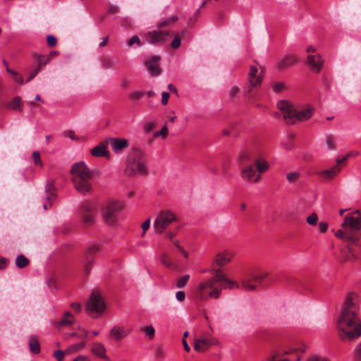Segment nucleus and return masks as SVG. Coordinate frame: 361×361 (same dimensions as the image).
<instances>
[{"instance_id":"38","label":"nucleus","mask_w":361,"mask_h":361,"mask_svg":"<svg viewBox=\"0 0 361 361\" xmlns=\"http://www.w3.org/2000/svg\"><path fill=\"white\" fill-rule=\"evenodd\" d=\"M318 216L316 213H312L307 217V222L308 224L314 226L317 224Z\"/></svg>"},{"instance_id":"36","label":"nucleus","mask_w":361,"mask_h":361,"mask_svg":"<svg viewBox=\"0 0 361 361\" xmlns=\"http://www.w3.org/2000/svg\"><path fill=\"white\" fill-rule=\"evenodd\" d=\"M79 329H80L82 331V334H78V333H75V332H73L71 334H69V336L70 337H78V338H86L88 336V331L83 329V328H81V327H79Z\"/></svg>"},{"instance_id":"2","label":"nucleus","mask_w":361,"mask_h":361,"mask_svg":"<svg viewBox=\"0 0 361 361\" xmlns=\"http://www.w3.org/2000/svg\"><path fill=\"white\" fill-rule=\"evenodd\" d=\"M359 311L358 295L354 292L348 293L337 320L338 335L342 341H353L361 336Z\"/></svg>"},{"instance_id":"46","label":"nucleus","mask_w":361,"mask_h":361,"mask_svg":"<svg viewBox=\"0 0 361 361\" xmlns=\"http://www.w3.org/2000/svg\"><path fill=\"white\" fill-rule=\"evenodd\" d=\"M354 355L357 361H361V342L355 348Z\"/></svg>"},{"instance_id":"55","label":"nucleus","mask_w":361,"mask_h":361,"mask_svg":"<svg viewBox=\"0 0 361 361\" xmlns=\"http://www.w3.org/2000/svg\"><path fill=\"white\" fill-rule=\"evenodd\" d=\"M144 92L142 91H135L130 94V97L133 99H138L144 95Z\"/></svg>"},{"instance_id":"62","label":"nucleus","mask_w":361,"mask_h":361,"mask_svg":"<svg viewBox=\"0 0 361 361\" xmlns=\"http://www.w3.org/2000/svg\"><path fill=\"white\" fill-rule=\"evenodd\" d=\"M73 361H90L86 355H80L73 359Z\"/></svg>"},{"instance_id":"43","label":"nucleus","mask_w":361,"mask_h":361,"mask_svg":"<svg viewBox=\"0 0 361 361\" xmlns=\"http://www.w3.org/2000/svg\"><path fill=\"white\" fill-rule=\"evenodd\" d=\"M355 233H348L347 234L346 238L345 241H349L352 243H356L359 240V238L355 236L354 234Z\"/></svg>"},{"instance_id":"37","label":"nucleus","mask_w":361,"mask_h":361,"mask_svg":"<svg viewBox=\"0 0 361 361\" xmlns=\"http://www.w3.org/2000/svg\"><path fill=\"white\" fill-rule=\"evenodd\" d=\"M300 177V173L299 172H292L287 174L286 178L289 183H295L298 180V179Z\"/></svg>"},{"instance_id":"53","label":"nucleus","mask_w":361,"mask_h":361,"mask_svg":"<svg viewBox=\"0 0 361 361\" xmlns=\"http://www.w3.org/2000/svg\"><path fill=\"white\" fill-rule=\"evenodd\" d=\"M155 127V123L152 121L147 122L144 126L145 130L148 133Z\"/></svg>"},{"instance_id":"45","label":"nucleus","mask_w":361,"mask_h":361,"mask_svg":"<svg viewBox=\"0 0 361 361\" xmlns=\"http://www.w3.org/2000/svg\"><path fill=\"white\" fill-rule=\"evenodd\" d=\"M51 187V184L50 183H47L46 185V192L47 193V199L49 202H50L52 199L54 198V195L50 192Z\"/></svg>"},{"instance_id":"41","label":"nucleus","mask_w":361,"mask_h":361,"mask_svg":"<svg viewBox=\"0 0 361 361\" xmlns=\"http://www.w3.org/2000/svg\"><path fill=\"white\" fill-rule=\"evenodd\" d=\"M128 46L132 47L134 44H136L137 47L141 46L140 39L137 35H133L128 42Z\"/></svg>"},{"instance_id":"51","label":"nucleus","mask_w":361,"mask_h":361,"mask_svg":"<svg viewBox=\"0 0 361 361\" xmlns=\"http://www.w3.org/2000/svg\"><path fill=\"white\" fill-rule=\"evenodd\" d=\"M170 94L168 92H164L161 94V103L164 105H166L169 102Z\"/></svg>"},{"instance_id":"56","label":"nucleus","mask_w":361,"mask_h":361,"mask_svg":"<svg viewBox=\"0 0 361 361\" xmlns=\"http://www.w3.org/2000/svg\"><path fill=\"white\" fill-rule=\"evenodd\" d=\"M172 48L178 49L180 46V39L179 37H175L171 44Z\"/></svg>"},{"instance_id":"13","label":"nucleus","mask_w":361,"mask_h":361,"mask_svg":"<svg viewBox=\"0 0 361 361\" xmlns=\"http://www.w3.org/2000/svg\"><path fill=\"white\" fill-rule=\"evenodd\" d=\"M307 349V345L304 343H300L297 346H290L275 353L270 357L269 361H274L275 358L280 357L281 355L297 354L298 352L305 353Z\"/></svg>"},{"instance_id":"52","label":"nucleus","mask_w":361,"mask_h":361,"mask_svg":"<svg viewBox=\"0 0 361 361\" xmlns=\"http://www.w3.org/2000/svg\"><path fill=\"white\" fill-rule=\"evenodd\" d=\"M307 361H329L327 358L319 356V355H313L310 357Z\"/></svg>"},{"instance_id":"40","label":"nucleus","mask_w":361,"mask_h":361,"mask_svg":"<svg viewBox=\"0 0 361 361\" xmlns=\"http://www.w3.org/2000/svg\"><path fill=\"white\" fill-rule=\"evenodd\" d=\"M349 232H348L345 229H343V228H341V229H339L338 230L336 233H335V235L340 238V239H342L343 240H345V238H346V236H347V234Z\"/></svg>"},{"instance_id":"32","label":"nucleus","mask_w":361,"mask_h":361,"mask_svg":"<svg viewBox=\"0 0 361 361\" xmlns=\"http://www.w3.org/2000/svg\"><path fill=\"white\" fill-rule=\"evenodd\" d=\"M190 279L189 274H185L176 280V287L183 288L185 286Z\"/></svg>"},{"instance_id":"54","label":"nucleus","mask_w":361,"mask_h":361,"mask_svg":"<svg viewBox=\"0 0 361 361\" xmlns=\"http://www.w3.org/2000/svg\"><path fill=\"white\" fill-rule=\"evenodd\" d=\"M57 40L56 38L53 35H49L47 37V44L50 47H54L56 44Z\"/></svg>"},{"instance_id":"31","label":"nucleus","mask_w":361,"mask_h":361,"mask_svg":"<svg viewBox=\"0 0 361 361\" xmlns=\"http://www.w3.org/2000/svg\"><path fill=\"white\" fill-rule=\"evenodd\" d=\"M168 128H167V122L165 121L164 126L161 130L154 132L153 136L154 137H161L162 140H165L168 135Z\"/></svg>"},{"instance_id":"12","label":"nucleus","mask_w":361,"mask_h":361,"mask_svg":"<svg viewBox=\"0 0 361 361\" xmlns=\"http://www.w3.org/2000/svg\"><path fill=\"white\" fill-rule=\"evenodd\" d=\"M169 37V33L166 31L153 30L145 34V38L148 43L152 44H161Z\"/></svg>"},{"instance_id":"35","label":"nucleus","mask_w":361,"mask_h":361,"mask_svg":"<svg viewBox=\"0 0 361 361\" xmlns=\"http://www.w3.org/2000/svg\"><path fill=\"white\" fill-rule=\"evenodd\" d=\"M324 142L328 150L332 151L336 147L335 140L333 137L327 136L324 139Z\"/></svg>"},{"instance_id":"59","label":"nucleus","mask_w":361,"mask_h":361,"mask_svg":"<svg viewBox=\"0 0 361 361\" xmlns=\"http://www.w3.org/2000/svg\"><path fill=\"white\" fill-rule=\"evenodd\" d=\"M176 298L178 301L183 302L185 298V293L183 291H180V290L178 291L176 294Z\"/></svg>"},{"instance_id":"28","label":"nucleus","mask_w":361,"mask_h":361,"mask_svg":"<svg viewBox=\"0 0 361 361\" xmlns=\"http://www.w3.org/2000/svg\"><path fill=\"white\" fill-rule=\"evenodd\" d=\"M29 346L32 353L37 354L40 352V345L37 339L31 336L29 339Z\"/></svg>"},{"instance_id":"3","label":"nucleus","mask_w":361,"mask_h":361,"mask_svg":"<svg viewBox=\"0 0 361 361\" xmlns=\"http://www.w3.org/2000/svg\"><path fill=\"white\" fill-rule=\"evenodd\" d=\"M72 181L77 191L85 195L92 190V171L84 161L73 165L71 169Z\"/></svg>"},{"instance_id":"49","label":"nucleus","mask_w":361,"mask_h":361,"mask_svg":"<svg viewBox=\"0 0 361 361\" xmlns=\"http://www.w3.org/2000/svg\"><path fill=\"white\" fill-rule=\"evenodd\" d=\"M63 135L66 137H69L73 140H78V137L75 135L72 130H66L63 132Z\"/></svg>"},{"instance_id":"21","label":"nucleus","mask_w":361,"mask_h":361,"mask_svg":"<svg viewBox=\"0 0 361 361\" xmlns=\"http://www.w3.org/2000/svg\"><path fill=\"white\" fill-rule=\"evenodd\" d=\"M298 61V57L295 55H287L277 62V66L280 69H286L294 65Z\"/></svg>"},{"instance_id":"5","label":"nucleus","mask_w":361,"mask_h":361,"mask_svg":"<svg viewBox=\"0 0 361 361\" xmlns=\"http://www.w3.org/2000/svg\"><path fill=\"white\" fill-rule=\"evenodd\" d=\"M125 173L127 176H145L148 173L147 160L145 152L133 149L128 154Z\"/></svg>"},{"instance_id":"9","label":"nucleus","mask_w":361,"mask_h":361,"mask_svg":"<svg viewBox=\"0 0 361 361\" xmlns=\"http://www.w3.org/2000/svg\"><path fill=\"white\" fill-rule=\"evenodd\" d=\"M341 228L345 229L349 233H356L360 231L361 228V215L359 210L347 214L344 217Z\"/></svg>"},{"instance_id":"25","label":"nucleus","mask_w":361,"mask_h":361,"mask_svg":"<svg viewBox=\"0 0 361 361\" xmlns=\"http://www.w3.org/2000/svg\"><path fill=\"white\" fill-rule=\"evenodd\" d=\"M75 321V317L70 312H66L62 318L58 322V326H66L71 325Z\"/></svg>"},{"instance_id":"4","label":"nucleus","mask_w":361,"mask_h":361,"mask_svg":"<svg viewBox=\"0 0 361 361\" xmlns=\"http://www.w3.org/2000/svg\"><path fill=\"white\" fill-rule=\"evenodd\" d=\"M277 106L281 111L284 121L289 124L307 121L312 117L314 113V108L310 106L296 108L289 102L283 100L278 102Z\"/></svg>"},{"instance_id":"20","label":"nucleus","mask_w":361,"mask_h":361,"mask_svg":"<svg viewBox=\"0 0 361 361\" xmlns=\"http://www.w3.org/2000/svg\"><path fill=\"white\" fill-rule=\"evenodd\" d=\"M159 61V56H154L151 60L145 63L148 71L153 76H157L161 73L160 68L158 65Z\"/></svg>"},{"instance_id":"29","label":"nucleus","mask_w":361,"mask_h":361,"mask_svg":"<svg viewBox=\"0 0 361 361\" xmlns=\"http://www.w3.org/2000/svg\"><path fill=\"white\" fill-rule=\"evenodd\" d=\"M356 255L353 248L350 246L346 247V251L343 252V261L352 262L355 260Z\"/></svg>"},{"instance_id":"18","label":"nucleus","mask_w":361,"mask_h":361,"mask_svg":"<svg viewBox=\"0 0 361 361\" xmlns=\"http://www.w3.org/2000/svg\"><path fill=\"white\" fill-rule=\"evenodd\" d=\"M234 257V254L230 251L225 250L218 253L214 259V263L219 266H224L229 263L233 257Z\"/></svg>"},{"instance_id":"34","label":"nucleus","mask_w":361,"mask_h":361,"mask_svg":"<svg viewBox=\"0 0 361 361\" xmlns=\"http://www.w3.org/2000/svg\"><path fill=\"white\" fill-rule=\"evenodd\" d=\"M29 260L23 255L18 256L16 263L19 268H23L28 264Z\"/></svg>"},{"instance_id":"22","label":"nucleus","mask_w":361,"mask_h":361,"mask_svg":"<svg viewBox=\"0 0 361 361\" xmlns=\"http://www.w3.org/2000/svg\"><path fill=\"white\" fill-rule=\"evenodd\" d=\"M341 166L335 165L329 169L320 171L319 174L322 176L324 180H332L341 171Z\"/></svg>"},{"instance_id":"44","label":"nucleus","mask_w":361,"mask_h":361,"mask_svg":"<svg viewBox=\"0 0 361 361\" xmlns=\"http://www.w3.org/2000/svg\"><path fill=\"white\" fill-rule=\"evenodd\" d=\"M285 89V85L283 82H278L273 85V90L275 92H280Z\"/></svg>"},{"instance_id":"50","label":"nucleus","mask_w":361,"mask_h":361,"mask_svg":"<svg viewBox=\"0 0 361 361\" xmlns=\"http://www.w3.org/2000/svg\"><path fill=\"white\" fill-rule=\"evenodd\" d=\"M250 157V154L248 152H243L240 156V161L242 164H245L248 161Z\"/></svg>"},{"instance_id":"8","label":"nucleus","mask_w":361,"mask_h":361,"mask_svg":"<svg viewBox=\"0 0 361 361\" xmlns=\"http://www.w3.org/2000/svg\"><path fill=\"white\" fill-rule=\"evenodd\" d=\"M86 307L94 317H98L103 314L106 305L101 295L94 292L90 295Z\"/></svg>"},{"instance_id":"15","label":"nucleus","mask_w":361,"mask_h":361,"mask_svg":"<svg viewBox=\"0 0 361 361\" xmlns=\"http://www.w3.org/2000/svg\"><path fill=\"white\" fill-rule=\"evenodd\" d=\"M264 77V71H260L256 66H251L249 71L248 78L252 86L259 85Z\"/></svg>"},{"instance_id":"16","label":"nucleus","mask_w":361,"mask_h":361,"mask_svg":"<svg viewBox=\"0 0 361 361\" xmlns=\"http://www.w3.org/2000/svg\"><path fill=\"white\" fill-rule=\"evenodd\" d=\"M131 332V329H126L121 326H115L111 329L109 334L114 339L119 341L127 337Z\"/></svg>"},{"instance_id":"48","label":"nucleus","mask_w":361,"mask_h":361,"mask_svg":"<svg viewBox=\"0 0 361 361\" xmlns=\"http://www.w3.org/2000/svg\"><path fill=\"white\" fill-rule=\"evenodd\" d=\"M154 333H155V330H154V327L152 325L147 326L145 328V334L150 338L154 337Z\"/></svg>"},{"instance_id":"33","label":"nucleus","mask_w":361,"mask_h":361,"mask_svg":"<svg viewBox=\"0 0 361 361\" xmlns=\"http://www.w3.org/2000/svg\"><path fill=\"white\" fill-rule=\"evenodd\" d=\"M161 262L168 268H172L175 267L174 264L171 261L166 253H162L160 256Z\"/></svg>"},{"instance_id":"7","label":"nucleus","mask_w":361,"mask_h":361,"mask_svg":"<svg viewBox=\"0 0 361 361\" xmlns=\"http://www.w3.org/2000/svg\"><path fill=\"white\" fill-rule=\"evenodd\" d=\"M176 220V216L173 212L169 210H162L157 214L153 227L157 233L161 234Z\"/></svg>"},{"instance_id":"64","label":"nucleus","mask_w":361,"mask_h":361,"mask_svg":"<svg viewBox=\"0 0 361 361\" xmlns=\"http://www.w3.org/2000/svg\"><path fill=\"white\" fill-rule=\"evenodd\" d=\"M176 119V116L174 114L173 111H171L169 115L167 116V121L174 122Z\"/></svg>"},{"instance_id":"30","label":"nucleus","mask_w":361,"mask_h":361,"mask_svg":"<svg viewBox=\"0 0 361 361\" xmlns=\"http://www.w3.org/2000/svg\"><path fill=\"white\" fill-rule=\"evenodd\" d=\"M99 250V245L98 244H92L88 247L86 251V261L89 262L92 259V256Z\"/></svg>"},{"instance_id":"26","label":"nucleus","mask_w":361,"mask_h":361,"mask_svg":"<svg viewBox=\"0 0 361 361\" xmlns=\"http://www.w3.org/2000/svg\"><path fill=\"white\" fill-rule=\"evenodd\" d=\"M255 163L259 173H264L268 171L270 167L269 164L263 158L256 159Z\"/></svg>"},{"instance_id":"6","label":"nucleus","mask_w":361,"mask_h":361,"mask_svg":"<svg viewBox=\"0 0 361 361\" xmlns=\"http://www.w3.org/2000/svg\"><path fill=\"white\" fill-rule=\"evenodd\" d=\"M124 207V203L120 200H112L102 208V217L104 222L109 226H114L117 221L118 213Z\"/></svg>"},{"instance_id":"19","label":"nucleus","mask_w":361,"mask_h":361,"mask_svg":"<svg viewBox=\"0 0 361 361\" xmlns=\"http://www.w3.org/2000/svg\"><path fill=\"white\" fill-rule=\"evenodd\" d=\"M91 352L97 357L103 358L106 361H110L109 357L106 355V348L104 345L99 342L94 343L92 345Z\"/></svg>"},{"instance_id":"11","label":"nucleus","mask_w":361,"mask_h":361,"mask_svg":"<svg viewBox=\"0 0 361 361\" xmlns=\"http://www.w3.org/2000/svg\"><path fill=\"white\" fill-rule=\"evenodd\" d=\"M219 343L218 340L210 334H204L194 341V349L197 352H205L210 347Z\"/></svg>"},{"instance_id":"57","label":"nucleus","mask_w":361,"mask_h":361,"mask_svg":"<svg viewBox=\"0 0 361 361\" xmlns=\"http://www.w3.org/2000/svg\"><path fill=\"white\" fill-rule=\"evenodd\" d=\"M37 60H38V63H39V66L38 67H39V68H40L42 66H44L47 63H48V61H49V59H44V56H39Z\"/></svg>"},{"instance_id":"23","label":"nucleus","mask_w":361,"mask_h":361,"mask_svg":"<svg viewBox=\"0 0 361 361\" xmlns=\"http://www.w3.org/2000/svg\"><path fill=\"white\" fill-rule=\"evenodd\" d=\"M90 153L93 157H99L107 156L109 152L106 150V145L101 142L90 150Z\"/></svg>"},{"instance_id":"42","label":"nucleus","mask_w":361,"mask_h":361,"mask_svg":"<svg viewBox=\"0 0 361 361\" xmlns=\"http://www.w3.org/2000/svg\"><path fill=\"white\" fill-rule=\"evenodd\" d=\"M64 354L65 353L63 350H58L54 352L53 357L57 360V361H63L64 359Z\"/></svg>"},{"instance_id":"17","label":"nucleus","mask_w":361,"mask_h":361,"mask_svg":"<svg viewBox=\"0 0 361 361\" xmlns=\"http://www.w3.org/2000/svg\"><path fill=\"white\" fill-rule=\"evenodd\" d=\"M111 145L114 152L118 153L124 148L129 146L128 141L125 138L114 137L106 140Z\"/></svg>"},{"instance_id":"61","label":"nucleus","mask_w":361,"mask_h":361,"mask_svg":"<svg viewBox=\"0 0 361 361\" xmlns=\"http://www.w3.org/2000/svg\"><path fill=\"white\" fill-rule=\"evenodd\" d=\"M71 308L77 312H80L81 311V305L79 303L73 302L71 304Z\"/></svg>"},{"instance_id":"1","label":"nucleus","mask_w":361,"mask_h":361,"mask_svg":"<svg viewBox=\"0 0 361 361\" xmlns=\"http://www.w3.org/2000/svg\"><path fill=\"white\" fill-rule=\"evenodd\" d=\"M213 271L214 276L202 280L196 288V297L200 300H206L208 298H219L222 288L235 289L241 287L245 290H254L269 275L267 270L258 267H254L245 274L240 284L227 278L220 269Z\"/></svg>"},{"instance_id":"24","label":"nucleus","mask_w":361,"mask_h":361,"mask_svg":"<svg viewBox=\"0 0 361 361\" xmlns=\"http://www.w3.org/2000/svg\"><path fill=\"white\" fill-rule=\"evenodd\" d=\"M241 175L243 179L252 181L253 178L256 176V170L254 169L253 166L249 165L242 169Z\"/></svg>"},{"instance_id":"60","label":"nucleus","mask_w":361,"mask_h":361,"mask_svg":"<svg viewBox=\"0 0 361 361\" xmlns=\"http://www.w3.org/2000/svg\"><path fill=\"white\" fill-rule=\"evenodd\" d=\"M150 226V219H147L142 224V228L143 232L145 233Z\"/></svg>"},{"instance_id":"39","label":"nucleus","mask_w":361,"mask_h":361,"mask_svg":"<svg viewBox=\"0 0 361 361\" xmlns=\"http://www.w3.org/2000/svg\"><path fill=\"white\" fill-rule=\"evenodd\" d=\"M32 158H33L34 162H35L36 166L39 165L41 167H42L43 164H42V162L41 161L40 154H39V152L38 151H35L32 153Z\"/></svg>"},{"instance_id":"63","label":"nucleus","mask_w":361,"mask_h":361,"mask_svg":"<svg viewBox=\"0 0 361 361\" xmlns=\"http://www.w3.org/2000/svg\"><path fill=\"white\" fill-rule=\"evenodd\" d=\"M238 87H236V86H233L231 88L230 91H229V94L231 97H235L238 92Z\"/></svg>"},{"instance_id":"27","label":"nucleus","mask_w":361,"mask_h":361,"mask_svg":"<svg viewBox=\"0 0 361 361\" xmlns=\"http://www.w3.org/2000/svg\"><path fill=\"white\" fill-rule=\"evenodd\" d=\"M7 107L12 110L22 111L21 98L18 96L15 97L11 101L7 103Z\"/></svg>"},{"instance_id":"10","label":"nucleus","mask_w":361,"mask_h":361,"mask_svg":"<svg viewBox=\"0 0 361 361\" xmlns=\"http://www.w3.org/2000/svg\"><path fill=\"white\" fill-rule=\"evenodd\" d=\"M96 205L92 202L83 203L80 214L81 223L85 226H90L94 223Z\"/></svg>"},{"instance_id":"58","label":"nucleus","mask_w":361,"mask_h":361,"mask_svg":"<svg viewBox=\"0 0 361 361\" xmlns=\"http://www.w3.org/2000/svg\"><path fill=\"white\" fill-rule=\"evenodd\" d=\"M327 228H328V224L326 222L319 223V229L322 233H325L326 231Z\"/></svg>"},{"instance_id":"47","label":"nucleus","mask_w":361,"mask_h":361,"mask_svg":"<svg viewBox=\"0 0 361 361\" xmlns=\"http://www.w3.org/2000/svg\"><path fill=\"white\" fill-rule=\"evenodd\" d=\"M85 345V343L84 342H80L76 344L73 345L70 347L69 350L70 351H78L80 350L81 348H84Z\"/></svg>"},{"instance_id":"14","label":"nucleus","mask_w":361,"mask_h":361,"mask_svg":"<svg viewBox=\"0 0 361 361\" xmlns=\"http://www.w3.org/2000/svg\"><path fill=\"white\" fill-rule=\"evenodd\" d=\"M307 64L312 72L319 73L323 67L324 60L320 54L308 55Z\"/></svg>"}]
</instances>
